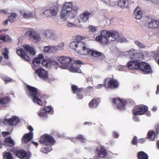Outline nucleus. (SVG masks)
Here are the masks:
<instances>
[{
	"label": "nucleus",
	"mask_w": 159,
	"mask_h": 159,
	"mask_svg": "<svg viewBox=\"0 0 159 159\" xmlns=\"http://www.w3.org/2000/svg\"><path fill=\"white\" fill-rule=\"evenodd\" d=\"M76 52L81 55H88L94 57H99L100 60H103L105 58L103 53L95 50L88 48L82 42H78Z\"/></svg>",
	"instance_id": "obj_1"
},
{
	"label": "nucleus",
	"mask_w": 159,
	"mask_h": 159,
	"mask_svg": "<svg viewBox=\"0 0 159 159\" xmlns=\"http://www.w3.org/2000/svg\"><path fill=\"white\" fill-rule=\"evenodd\" d=\"M127 52L129 55L130 58L132 60L127 62L128 68L130 70L139 69V61L143 58V55L141 53H136L135 50L133 49H130Z\"/></svg>",
	"instance_id": "obj_2"
},
{
	"label": "nucleus",
	"mask_w": 159,
	"mask_h": 159,
	"mask_svg": "<svg viewBox=\"0 0 159 159\" xmlns=\"http://www.w3.org/2000/svg\"><path fill=\"white\" fill-rule=\"evenodd\" d=\"M27 89L26 90V94L29 97L32 98L33 102L41 105L42 104L41 100L38 97L42 98L43 97L41 96L39 90L35 87L31 86L28 85H26Z\"/></svg>",
	"instance_id": "obj_3"
},
{
	"label": "nucleus",
	"mask_w": 159,
	"mask_h": 159,
	"mask_svg": "<svg viewBox=\"0 0 159 159\" xmlns=\"http://www.w3.org/2000/svg\"><path fill=\"white\" fill-rule=\"evenodd\" d=\"M72 4L71 2H66L65 3L62 7V8L60 12V15L61 19L64 20H66V16H68L70 13H71L72 12H75L74 17L77 15V11L78 10V8L76 7V9H74L72 11Z\"/></svg>",
	"instance_id": "obj_4"
},
{
	"label": "nucleus",
	"mask_w": 159,
	"mask_h": 159,
	"mask_svg": "<svg viewBox=\"0 0 159 159\" xmlns=\"http://www.w3.org/2000/svg\"><path fill=\"white\" fill-rule=\"evenodd\" d=\"M23 47L24 49L23 48H20L19 49H17L16 51V53L25 60L27 61H30V58L26 54V52L33 56L35 55V52L33 48L28 45H24Z\"/></svg>",
	"instance_id": "obj_5"
},
{
	"label": "nucleus",
	"mask_w": 159,
	"mask_h": 159,
	"mask_svg": "<svg viewBox=\"0 0 159 159\" xmlns=\"http://www.w3.org/2000/svg\"><path fill=\"white\" fill-rule=\"evenodd\" d=\"M57 59L60 63L63 65L64 68L68 69L70 72H76L77 70L73 68L75 67L76 64L73 65L72 66L70 63L72 59L70 57L68 56H62L58 57Z\"/></svg>",
	"instance_id": "obj_6"
},
{
	"label": "nucleus",
	"mask_w": 159,
	"mask_h": 159,
	"mask_svg": "<svg viewBox=\"0 0 159 159\" xmlns=\"http://www.w3.org/2000/svg\"><path fill=\"white\" fill-rule=\"evenodd\" d=\"M108 33L107 30H103L101 32V34L98 36L96 38L97 41L103 44H107L109 43L113 40H110L108 37Z\"/></svg>",
	"instance_id": "obj_7"
},
{
	"label": "nucleus",
	"mask_w": 159,
	"mask_h": 159,
	"mask_svg": "<svg viewBox=\"0 0 159 159\" xmlns=\"http://www.w3.org/2000/svg\"><path fill=\"white\" fill-rule=\"evenodd\" d=\"M105 86L110 89H114L119 87V83L116 79L113 78H108L104 81Z\"/></svg>",
	"instance_id": "obj_8"
},
{
	"label": "nucleus",
	"mask_w": 159,
	"mask_h": 159,
	"mask_svg": "<svg viewBox=\"0 0 159 159\" xmlns=\"http://www.w3.org/2000/svg\"><path fill=\"white\" fill-rule=\"evenodd\" d=\"M59 10L57 7H51L41 13L42 16L45 17H54L57 15Z\"/></svg>",
	"instance_id": "obj_9"
},
{
	"label": "nucleus",
	"mask_w": 159,
	"mask_h": 159,
	"mask_svg": "<svg viewBox=\"0 0 159 159\" xmlns=\"http://www.w3.org/2000/svg\"><path fill=\"white\" fill-rule=\"evenodd\" d=\"M148 107L145 105H138L134 107L132 110L133 114L134 116L142 115L144 114L148 110Z\"/></svg>",
	"instance_id": "obj_10"
},
{
	"label": "nucleus",
	"mask_w": 159,
	"mask_h": 159,
	"mask_svg": "<svg viewBox=\"0 0 159 159\" xmlns=\"http://www.w3.org/2000/svg\"><path fill=\"white\" fill-rule=\"evenodd\" d=\"M39 142L41 144L44 143L46 145H48L54 144L55 141L51 135L45 134L40 137Z\"/></svg>",
	"instance_id": "obj_11"
},
{
	"label": "nucleus",
	"mask_w": 159,
	"mask_h": 159,
	"mask_svg": "<svg viewBox=\"0 0 159 159\" xmlns=\"http://www.w3.org/2000/svg\"><path fill=\"white\" fill-rule=\"evenodd\" d=\"M112 103L115 104L117 108L120 110H124L125 106L128 102H130V100H126L121 99L120 98H115L113 99Z\"/></svg>",
	"instance_id": "obj_12"
},
{
	"label": "nucleus",
	"mask_w": 159,
	"mask_h": 159,
	"mask_svg": "<svg viewBox=\"0 0 159 159\" xmlns=\"http://www.w3.org/2000/svg\"><path fill=\"white\" fill-rule=\"evenodd\" d=\"M14 153L16 156L21 159H29L31 155L30 152H26L23 149L16 150Z\"/></svg>",
	"instance_id": "obj_13"
},
{
	"label": "nucleus",
	"mask_w": 159,
	"mask_h": 159,
	"mask_svg": "<svg viewBox=\"0 0 159 159\" xmlns=\"http://www.w3.org/2000/svg\"><path fill=\"white\" fill-rule=\"evenodd\" d=\"M71 88L73 93L76 94V97L78 99L80 100L83 98V88H79L77 85H73L71 86Z\"/></svg>",
	"instance_id": "obj_14"
},
{
	"label": "nucleus",
	"mask_w": 159,
	"mask_h": 159,
	"mask_svg": "<svg viewBox=\"0 0 159 159\" xmlns=\"http://www.w3.org/2000/svg\"><path fill=\"white\" fill-rule=\"evenodd\" d=\"M25 34H28L29 38L35 43H38L40 40L41 38L39 34L33 30L27 31Z\"/></svg>",
	"instance_id": "obj_15"
},
{
	"label": "nucleus",
	"mask_w": 159,
	"mask_h": 159,
	"mask_svg": "<svg viewBox=\"0 0 159 159\" xmlns=\"http://www.w3.org/2000/svg\"><path fill=\"white\" fill-rule=\"evenodd\" d=\"M146 24L150 29H154L159 28V20L154 18L148 19L147 21Z\"/></svg>",
	"instance_id": "obj_16"
},
{
	"label": "nucleus",
	"mask_w": 159,
	"mask_h": 159,
	"mask_svg": "<svg viewBox=\"0 0 159 159\" xmlns=\"http://www.w3.org/2000/svg\"><path fill=\"white\" fill-rule=\"evenodd\" d=\"M139 69L146 74H149L152 71L150 65L144 62H140Z\"/></svg>",
	"instance_id": "obj_17"
},
{
	"label": "nucleus",
	"mask_w": 159,
	"mask_h": 159,
	"mask_svg": "<svg viewBox=\"0 0 159 159\" xmlns=\"http://www.w3.org/2000/svg\"><path fill=\"white\" fill-rule=\"evenodd\" d=\"M35 72L40 78L44 80H47L48 79V72L43 69L39 68L35 70Z\"/></svg>",
	"instance_id": "obj_18"
},
{
	"label": "nucleus",
	"mask_w": 159,
	"mask_h": 159,
	"mask_svg": "<svg viewBox=\"0 0 159 159\" xmlns=\"http://www.w3.org/2000/svg\"><path fill=\"white\" fill-rule=\"evenodd\" d=\"M19 121L20 120L17 117L14 116L12 117L9 119H4L3 121V122L4 124L9 125H15L19 123Z\"/></svg>",
	"instance_id": "obj_19"
},
{
	"label": "nucleus",
	"mask_w": 159,
	"mask_h": 159,
	"mask_svg": "<svg viewBox=\"0 0 159 159\" xmlns=\"http://www.w3.org/2000/svg\"><path fill=\"white\" fill-rule=\"evenodd\" d=\"M91 13L88 11H86L81 14L78 18L79 22H86L89 19V16Z\"/></svg>",
	"instance_id": "obj_20"
},
{
	"label": "nucleus",
	"mask_w": 159,
	"mask_h": 159,
	"mask_svg": "<svg viewBox=\"0 0 159 159\" xmlns=\"http://www.w3.org/2000/svg\"><path fill=\"white\" fill-rule=\"evenodd\" d=\"M96 151L97 152L98 156L101 158L104 157L107 154L106 150L102 147L97 148L96 149Z\"/></svg>",
	"instance_id": "obj_21"
},
{
	"label": "nucleus",
	"mask_w": 159,
	"mask_h": 159,
	"mask_svg": "<svg viewBox=\"0 0 159 159\" xmlns=\"http://www.w3.org/2000/svg\"><path fill=\"white\" fill-rule=\"evenodd\" d=\"M33 135L31 132L25 134L22 137L21 142L22 143H26L30 141L33 138Z\"/></svg>",
	"instance_id": "obj_22"
},
{
	"label": "nucleus",
	"mask_w": 159,
	"mask_h": 159,
	"mask_svg": "<svg viewBox=\"0 0 159 159\" xmlns=\"http://www.w3.org/2000/svg\"><path fill=\"white\" fill-rule=\"evenodd\" d=\"M100 100L99 98H95L92 99L89 104V107L91 108H96Z\"/></svg>",
	"instance_id": "obj_23"
},
{
	"label": "nucleus",
	"mask_w": 159,
	"mask_h": 159,
	"mask_svg": "<svg viewBox=\"0 0 159 159\" xmlns=\"http://www.w3.org/2000/svg\"><path fill=\"white\" fill-rule=\"evenodd\" d=\"M58 48L56 47L46 46L44 48V51L45 52L53 53L58 51Z\"/></svg>",
	"instance_id": "obj_24"
},
{
	"label": "nucleus",
	"mask_w": 159,
	"mask_h": 159,
	"mask_svg": "<svg viewBox=\"0 0 159 159\" xmlns=\"http://www.w3.org/2000/svg\"><path fill=\"white\" fill-rule=\"evenodd\" d=\"M134 14L135 15V19L139 20L142 17V11L139 7H137L134 10Z\"/></svg>",
	"instance_id": "obj_25"
},
{
	"label": "nucleus",
	"mask_w": 159,
	"mask_h": 159,
	"mask_svg": "<svg viewBox=\"0 0 159 159\" xmlns=\"http://www.w3.org/2000/svg\"><path fill=\"white\" fill-rule=\"evenodd\" d=\"M20 14L25 19L31 18L34 17V12H28L26 11L23 12L22 11H20Z\"/></svg>",
	"instance_id": "obj_26"
},
{
	"label": "nucleus",
	"mask_w": 159,
	"mask_h": 159,
	"mask_svg": "<svg viewBox=\"0 0 159 159\" xmlns=\"http://www.w3.org/2000/svg\"><path fill=\"white\" fill-rule=\"evenodd\" d=\"M137 158L138 159H148V155L143 151H140L137 153Z\"/></svg>",
	"instance_id": "obj_27"
},
{
	"label": "nucleus",
	"mask_w": 159,
	"mask_h": 159,
	"mask_svg": "<svg viewBox=\"0 0 159 159\" xmlns=\"http://www.w3.org/2000/svg\"><path fill=\"white\" fill-rule=\"evenodd\" d=\"M4 141L5 145L11 147H13L15 143L10 137L6 138Z\"/></svg>",
	"instance_id": "obj_28"
},
{
	"label": "nucleus",
	"mask_w": 159,
	"mask_h": 159,
	"mask_svg": "<svg viewBox=\"0 0 159 159\" xmlns=\"http://www.w3.org/2000/svg\"><path fill=\"white\" fill-rule=\"evenodd\" d=\"M44 35L47 38L51 39L54 36V34L51 30H46L43 33Z\"/></svg>",
	"instance_id": "obj_29"
},
{
	"label": "nucleus",
	"mask_w": 159,
	"mask_h": 159,
	"mask_svg": "<svg viewBox=\"0 0 159 159\" xmlns=\"http://www.w3.org/2000/svg\"><path fill=\"white\" fill-rule=\"evenodd\" d=\"M107 32L108 33V37L109 38L111 37L115 39H117L119 36V33L115 31H107Z\"/></svg>",
	"instance_id": "obj_30"
},
{
	"label": "nucleus",
	"mask_w": 159,
	"mask_h": 159,
	"mask_svg": "<svg viewBox=\"0 0 159 159\" xmlns=\"http://www.w3.org/2000/svg\"><path fill=\"white\" fill-rule=\"evenodd\" d=\"M75 64H76V66H75V67H74V68L76 69V72H77L78 73H80L81 72V70L79 69V68L80 67V66H78V65H81L83 63L82 62L80 61V60H75V63H71V65L72 66L73 65H74ZM74 68V67H73Z\"/></svg>",
	"instance_id": "obj_31"
},
{
	"label": "nucleus",
	"mask_w": 159,
	"mask_h": 159,
	"mask_svg": "<svg viewBox=\"0 0 159 159\" xmlns=\"http://www.w3.org/2000/svg\"><path fill=\"white\" fill-rule=\"evenodd\" d=\"M10 101L9 98L7 96L0 98V107H2Z\"/></svg>",
	"instance_id": "obj_32"
},
{
	"label": "nucleus",
	"mask_w": 159,
	"mask_h": 159,
	"mask_svg": "<svg viewBox=\"0 0 159 159\" xmlns=\"http://www.w3.org/2000/svg\"><path fill=\"white\" fill-rule=\"evenodd\" d=\"M44 58L43 55L42 54H39L37 57V58H35L33 61V63L34 64L35 63L39 64L40 63L41 61Z\"/></svg>",
	"instance_id": "obj_33"
},
{
	"label": "nucleus",
	"mask_w": 159,
	"mask_h": 159,
	"mask_svg": "<svg viewBox=\"0 0 159 159\" xmlns=\"http://www.w3.org/2000/svg\"><path fill=\"white\" fill-rule=\"evenodd\" d=\"M3 159H13V155L10 152H5L3 153Z\"/></svg>",
	"instance_id": "obj_34"
},
{
	"label": "nucleus",
	"mask_w": 159,
	"mask_h": 159,
	"mask_svg": "<svg viewBox=\"0 0 159 159\" xmlns=\"http://www.w3.org/2000/svg\"><path fill=\"white\" fill-rule=\"evenodd\" d=\"M156 134L154 131H149L147 137L148 139H151L152 140H153L156 138Z\"/></svg>",
	"instance_id": "obj_35"
},
{
	"label": "nucleus",
	"mask_w": 159,
	"mask_h": 159,
	"mask_svg": "<svg viewBox=\"0 0 159 159\" xmlns=\"http://www.w3.org/2000/svg\"><path fill=\"white\" fill-rule=\"evenodd\" d=\"M78 42L73 41L71 42L69 44L70 47L73 49H75L76 51V48L78 47Z\"/></svg>",
	"instance_id": "obj_36"
},
{
	"label": "nucleus",
	"mask_w": 159,
	"mask_h": 159,
	"mask_svg": "<svg viewBox=\"0 0 159 159\" xmlns=\"http://www.w3.org/2000/svg\"><path fill=\"white\" fill-rule=\"evenodd\" d=\"M17 16V15L16 13H12L11 15L8 16L9 18V21L11 23H13L14 21V19H15Z\"/></svg>",
	"instance_id": "obj_37"
},
{
	"label": "nucleus",
	"mask_w": 159,
	"mask_h": 159,
	"mask_svg": "<svg viewBox=\"0 0 159 159\" xmlns=\"http://www.w3.org/2000/svg\"><path fill=\"white\" fill-rule=\"evenodd\" d=\"M118 5L120 7H124L127 6L126 2L125 0H120L118 3Z\"/></svg>",
	"instance_id": "obj_38"
},
{
	"label": "nucleus",
	"mask_w": 159,
	"mask_h": 159,
	"mask_svg": "<svg viewBox=\"0 0 159 159\" xmlns=\"http://www.w3.org/2000/svg\"><path fill=\"white\" fill-rule=\"evenodd\" d=\"M8 54L9 52L7 48L6 47L4 48V51L2 52V54L4 56V58L6 59H8L9 58V57L8 56Z\"/></svg>",
	"instance_id": "obj_39"
},
{
	"label": "nucleus",
	"mask_w": 159,
	"mask_h": 159,
	"mask_svg": "<svg viewBox=\"0 0 159 159\" xmlns=\"http://www.w3.org/2000/svg\"><path fill=\"white\" fill-rule=\"evenodd\" d=\"M38 115L40 117H47V114L43 109L39 111Z\"/></svg>",
	"instance_id": "obj_40"
},
{
	"label": "nucleus",
	"mask_w": 159,
	"mask_h": 159,
	"mask_svg": "<svg viewBox=\"0 0 159 159\" xmlns=\"http://www.w3.org/2000/svg\"><path fill=\"white\" fill-rule=\"evenodd\" d=\"M138 143L137 137L136 136L134 137L131 142V144L134 145H137Z\"/></svg>",
	"instance_id": "obj_41"
},
{
	"label": "nucleus",
	"mask_w": 159,
	"mask_h": 159,
	"mask_svg": "<svg viewBox=\"0 0 159 159\" xmlns=\"http://www.w3.org/2000/svg\"><path fill=\"white\" fill-rule=\"evenodd\" d=\"M134 43L140 48H144L145 47V45L139 41H135L134 42Z\"/></svg>",
	"instance_id": "obj_42"
},
{
	"label": "nucleus",
	"mask_w": 159,
	"mask_h": 159,
	"mask_svg": "<svg viewBox=\"0 0 159 159\" xmlns=\"http://www.w3.org/2000/svg\"><path fill=\"white\" fill-rule=\"evenodd\" d=\"M52 107L50 106H47L44 107L43 109L46 113L51 112L52 111Z\"/></svg>",
	"instance_id": "obj_43"
},
{
	"label": "nucleus",
	"mask_w": 159,
	"mask_h": 159,
	"mask_svg": "<svg viewBox=\"0 0 159 159\" xmlns=\"http://www.w3.org/2000/svg\"><path fill=\"white\" fill-rule=\"evenodd\" d=\"M76 139H77L79 140L81 142L83 143L85 139L84 138V136L82 135H79L76 137Z\"/></svg>",
	"instance_id": "obj_44"
},
{
	"label": "nucleus",
	"mask_w": 159,
	"mask_h": 159,
	"mask_svg": "<svg viewBox=\"0 0 159 159\" xmlns=\"http://www.w3.org/2000/svg\"><path fill=\"white\" fill-rule=\"evenodd\" d=\"M82 37L80 35H78L74 37V39L76 42H80V41L83 39Z\"/></svg>",
	"instance_id": "obj_45"
},
{
	"label": "nucleus",
	"mask_w": 159,
	"mask_h": 159,
	"mask_svg": "<svg viewBox=\"0 0 159 159\" xmlns=\"http://www.w3.org/2000/svg\"><path fill=\"white\" fill-rule=\"evenodd\" d=\"M89 31L91 32H95L96 31V28L95 27L92 26H89L88 27Z\"/></svg>",
	"instance_id": "obj_46"
},
{
	"label": "nucleus",
	"mask_w": 159,
	"mask_h": 159,
	"mask_svg": "<svg viewBox=\"0 0 159 159\" xmlns=\"http://www.w3.org/2000/svg\"><path fill=\"white\" fill-rule=\"evenodd\" d=\"M6 37L5 35L3 34H0V40L5 42L6 41Z\"/></svg>",
	"instance_id": "obj_47"
},
{
	"label": "nucleus",
	"mask_w": 159,
	"mask_h": 159,
	"mask_svg": "<svg viewBox=\"0 0 159 159\" xmlns=\"http://www.w3.org/2000/svg\"><path fill=\"white\" fill-rule=\"evenodd\" d=\"M146 138L139 139L138 140V143L141 144L143 143L146 141Z\"/></svg>",
	"instance_id": "obj_48"
},
{
	"label": "nucleus",
	"mask_w": 159,
	"mask_h": 159,
	"mask_svg": "<svg viewBox=\"0 0 159 159\" xmlns=\"http://www.w3.org/2000/svg\"><path fill=\"white\" fill-rule=\"evenodd\" d=\"M155 129L156 134H159V123L156 125L155 127Z\"/></svg>",
	"instance_id": "obj_49"
},
{
	"label": "nucleus",
	"mask_w": 159,
	"mask_h": 159,
	"mask_svg": "<svg viewBox=\"0 0 159 159\" xmlns=\"http://www.w3.org/2000/svg\"><path fill=\"white\" fill-rule=\"evenodd\" d=\"M4 81L7 83L11 82L12 79L9 77H6L4 78Z\"/></svg>",
	"instance_id": "obj_50"
},
{
	"label": "nucleus",
	"mask_w": 159,
	"mask_h": 159,
	"mask_svg": "<svg viewBox=\"0 0 159 159\" xmlns=\"http://www.w3.org/2000/svg\"><path fill=\"white\" fill-rule=\"evenodd\" d=\"M64 44L63 43H61L59 45H58L57 46H55L57 48H58V50H59V48L63 47L64 46Z\"/></svg>",
	"instance_id": "obj_51"
},
{
	"label": "nucleus",
	"mask_w": 159,
	"mask_h": 159,
	"mask_svg": "<svg viewBox=\"0 0 159 159\" xmlns=\"http://www.w3.org/2000/svg\"><path fill=\"white\" fill-rule=\"evenodd\" d=\"M42 64L43 66H45L46 67L48 65V63L46 60H43L42 62Z\"/></svg>",
	"instance_id": "obj_52"
},
{
	"label": "nucleus",
	"mask_w": 159,
	"mask_h": 159,
	"mask_svg": "<svg viewBox=\"0 0 159 159\" xmlns=\"http://www.w3.org/2000/svg\"><path fill=\"white\" fill-rule=\"evenodd\" d=\"M0 14L3 15H6L7 14V11L4 9H2L0 11Z\"/></svg>",
	"instance_id": "obj_53"
},
{
	"label": "nucleus",
	"mask_w": 159,
	"mask_h": 159,
	"mask_svg": "<svg viewBox=\"0 0 159 159\" xmlns=\"http://www.w3.org/2000/svg\"><path fill=\"white\" fill-rule=\"evenodd\" d=\"M10 133L9 132H2V134L4 137H6L7 135L9 134Z\"/></svg>",
	"instance_id": "obj_54"
},
{
	"label": "nucleus",
	"mask_w": 159,
	"mask_h": 159,
	"mask_svg": "<svg viewBox=\"0 0 159 159\" xmlns=\"http://www.w3.org/2000/svg\"><path fill=\"white\" fill-rule=\"evenodd\" d=\"M113 136L115 138H117L119 136V134L117 132L114 131L113 132Z\"/></svg>",
	"instance_id": "obj_55"
},
{
	"label": "nucleus",
	"mask_w": 159,
	"mask_h": 159,
	"mask_svg": "<svg viewBox=\"0 0 159 159\" xmlns=\"http://www.w3.org/2000/svg\"><path fill=\"white\" fill-rule=\"evenodd\" d=\"M28 129L30 131L29 132H31L32 134L33 135V133L32 131H33V129L30 125L29 126Z\"/></svg>",
	"instance_id": "obj_56"
},
{
	"label": "nucleus",
	"mask_w": 159,
	"mask_h": 159,
	"mask_svg": "<svg viewBox=\"0 0 159 159\" xmlns=\"http://www.w3.org/2000/svg\"><path fill=\"white\" fill-rule=\"evenodd\" d=\"M2 56H0V63H1V65L2 66L7 65V62H6L5 63H4L3 62H1L2 61Z\"/></svg>",
	"instance_id": "obj_57"
},
{
	"label": "nucleus",
	"mask_w": 159,
	"mask_h": 159,
	"mask_svg": "<svg viewBox=\"0 0 159 159\" xmlns=\"http://www.w3.org/2000/svg\"><path fill=\"white\" fill-rule=\"evenodd\" d=\"M105 86V84L104 83L103 84H98L97 86L96 87V88L97 89H101L104 86Z\"/></svg>",
	"instance_id": "obj_58"
},
{
	"label": "nucleus",
	"mask_w": 159,
	"mask_h": 159,
	"mask_svg": "<svg viewBox=\"0 0 159 159\" xmlns=\"http://www.w3.org/2000/svg\"><path fill=\"white\" fill-rule=\"evenodd\" d=\"M8 21H9L8 20H6L4 21L3 22L2 25H7L8 23Z\"/></svg>",
	"instance_id": "obj_59"
},
{
	"label": "nucleus",
	"mask_w": 159,
	"mask_h": 159,
	"mask_svg": "<svg viewBox=\"0 0 159 159\" xmlns=\"http://www.w3.org/2000/svg\"><path fill=\"white\" fill-rule=\"evenodd\" d=\"M156 93L157 94H159V84H158L157 86V90L156 92Z\"/></svg>",
	"instance_id": "obj_60"
},
{
	"label": "nucleus",
	"mask_w": 159,
	"mask_h": 159,
	"mask_svg": "<svg viewBox=\"0 0 159 159\" xmlns=\"http://www.w3.org/2000/svg\"><path fill=\"white\" fill-rule=\"evenodd\" d=\"M67 25L68 27H71L73 25V24L71 23L68 22L67 23Z\"/></svg>",
	"instance_id": "obj_61"
},
{
	"label": "nucleus",
	"mask_w": 159,
	"mask_h": 159,
	"mask_svg": "<svg viewBox=\"0 0 159 159\" xmlns=\"http://www.w3.org/2000/svg\"><path fill=\"white\" fill-rule=\"evenodd\" d=\"M32 143L35 146H37L38 145V143H37L35 142H33Z\"/></svg>",
	"instance_id": "obj_62"
},
{
	"label": "nucleus",
	"mask_w": 159,
	"mask_h": 159,
	"mask_svg": "<svg viewBox=\"0 0 159 159\" xmlns=\"http://www.w3.org/2000/svg\"><path fill=\"white\" fill-rule=\"evenodd\" d=\"M156 143H157V148L159 149V140Z\"/></svg>",
	"instance_id": "obj_63"
},
{
	"label": "nucleus",
	"mask_w": 159,
	"mask_h": 159,
	"mask_svg": "<svg viewBox=\"0 0 159 159\" xmlns=\"http://www.w3.org/2000/svg\"><path fill=\"white\" fill-rule=\"evenodd\" d=\"M87 88L88 89H93V87L92 86H88L87 87Z\"/></svg>",
	"instance_id": "obj_64"
}]
</instances>
